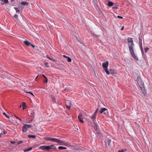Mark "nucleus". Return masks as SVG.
<instances>
[{
	"mask_svg": "<svg viewBox=\"0 0 152 152\" xmlns=\"http://www.w3.org/2000/svg\"><path fill=\"white\" fill-rule=\"evenodd\" d=\"M7 133V132L6 131H4L3 132V134H6Z\"/></svg>",
	"mask_w": 152,
	"mask_h": 152,
	"instance_id": "nucleus-49",
	"label": "nucleus"
},
{
	"mask_svg": "<svg viewBox=\"0 0 152 152\" xmlns=\"http://www.w3.org/2000/svg\"><path fill=\"white\" fill-rule=\"evenodd\" d=\"M53 148L54 150H57V148H56V147H54L53 146Z\"/></svg>",
	"mask_w": 152,
	"mask_h": 152,
	"instance_id": "nucleus-58",
	"label": "nucleus"
},
{
	"mask_svg": "<svg viewBox=\"0 0 152 152\" xmlns=\"http://www.w3.org/2000/svg\"><path fill=\"white\" fill-rule=\"evenodd\" d=\"M67 148L66 147L63 146H60L58 147V149L60 150L66 149Z\"/></svg>",
	"mask_w": 152,
	"mask_h": 152,
	"instance_id": "nucleus-24",
	"label": "nucleus"
},
{
	"mask_svg": "<svg viewBox=\"0 0 152 152\" xmlns=\"http://www.w3.org/2000/svg\"><path fill=\"white\" fill-rule=\"evenodd\" d=\"M66 108L67 109H68L69 110H70L71 106L67 105H66Z\"/></svg>",
	"mask_w": 152,
	"mask_h": 152,
	"instance_id": "nucleus-35",
	"label": "nucleus"
},
{
	"mask_svg": "<svg viewBox=\"0 0 152 152\" xmlns=\"http://www.w3.org/2000/svg\"><path fill=\"white\" fill-rule=\"evenodd\" d=\"M83 148L82 147H75L74 148V150L76 151H78L79 152H80L81 151H83Z\"/></svg>",
	"mask_w": 152,
	"mask_h": 152,
	"instance_id": "nucleus-10",
	"label": "nucleus"
},
{
	"mask_svg": "<svg viewBox=\"0 0 152 152\" xmlns=\"http://www.w3.org/2000/svg\"><path fill=\"white\" fill-rule=\"evenodd\" d=\"M26 108V106H23V110H25Z\"/></svg>",
	"mask_w": 152,
	"mask_h": 152,
	"instance_id": "nucleus-53",
	"label": "nucleus"
},
{
	"mask_svg": "<svg viewBox=\"0 0 152 152\" xmlns=\"http://www.w3.org/2000/svg\"><path fill=\"white\" fill-rule=\"evenodd\" d=\"M96 114H97V113H96V112H94L93 114L94 115H95V116H96Z\"/></svg>",
	"mask_w": 152,
	"mask_h": 152,
	"instance_id": "nucleus-59",
	"label": "nucleus"
},
{
	"mask_svg": "<svg viewBox=\"0 0 152 152\" xmlns=\"http://www.w3.org/2000/svg\"><path fill=\"white\" fill-rule=\"evenodd\" d=\"M44 139L46 140H48L49 141H50L51 140L52 141L53 138H49L48 137H44Z\"/></svg>",
	"mask_w": 152,
	"mask_h": 152,
	"instance_id": "nucleus-21",
	"label": "nucleus"
},
{
	"mask_svg": "<svg viewBox=\"0 0 152 152\" xmlns=\"http://www.w3.org/2000/svg\"><path fill=\"white\" fill-rule=\"evenodd\" d=\"M47 57L48 59H50V60L54 62L55 63L57 61L56 60L52 59L50 58L48 56V55L47 56Z\"/></svg>",
	"mask_w": 152,
	"mask_h": 152,
	"instance_id": "nucleus-22",
	"label": "nucleus"
},
{
	"mask_svg": "<svg viewBox=\"0 0 152 152\" xmlns=\"http://www.w3.org/2000/svg\"><path fill=\"white\" fill-rule=\"evenodd\" d=\"M112 9H118V6H115V7H112Z\"/></svg>",
	"mask_w": 152,
	"mask_h": 152,
	"instance_id": "nucleus-40",
	"label": "nucleus"
},
{
	"mask_svg": "<svg viewBox=\"0 0 152 152\" xmlns=\"http://www.w3.org/2000/svg\"><path fill=\"white\" fill-rule=\"evenodd\" d=\"M94 128L96 132L99 131V129H98V126L97 124V123H96L95 122L94 123Z\"/></svg>",
	"mask_w": 152,
	"mask_h": 152,
	"instance_id": "nucleus-9",
	"label": "nucleus"
},
{
	"mask_svg": "<svg viewBox=\"0 0 152 152\" xmlns=\"http://www.w3.org/2000/svg\"><path fill=\"white\" fill-rule=\"evenodd\" d=\"M124 26H122L121 28V30L122 31L124 29Z\"/></svg>",
	"mask_w": 152,
	"mask_h": 152,
	"instance_id": "nucleus-55",
	"label": "nucleus"
},
{
	"mask_svg": "<svg viewBox=\"0 0 152 152\" xmlns=\"http://www.w3.org/2000/svg\"><path fill=\"white\" fill-rule=\"evenodd\" d=\"M15 0H11V2H13V1H14Z\"/></svg>",
	"mask_w": 152,
	"mask_h": 152,
	"instance_id": "nucleus-63",
	"label": "nucleus"
},
{
	"mask_svg": "<svg viewBox=\"0 0 152 152\" xmlns=\"http://www.w3.org/2000/svg\"><path fill=\"white\" fill-rule=\"evenodd\" d=\"M23 142V141L22 140L19 141V142H17V144H20L22 143Z\"/></svg>",
	"mask_w": 152,
	"mask_h": 152,
	"instance_id": "nucleus-41",
	"label": "nucleus"
},
{
	"mask_svg": "<svg viewBox=\"0 0 152 152\" xmlns=\"http://www.w3.org/2000/svg\"><path fill=\"white\" fill-rule=\"evenodd\" d=\"M27 128L26 127V126H24H24H23L22 127V131L23 132H26L27 131Z\"/></svg>",
	"mask_w": 152,
	"mask_h": 152,
	"instance_id": "nucleus-17",
	"label": "nucleus"
},
{
	"mask_svg": "<svg viewBox=\"0 0 152 152\" xmlns=\"http://www.w3.org/2000/svg\"><path fill=\"white\" fill-rule=\"evenodd\" d=\"M26 103L25 102H23L22 103V106H26Z\"/></svg>",
	"mask_w": 152,
	"mask_h": 152,
	"instance_id": "nucleus-44",
	"label": "nucleus"
},
{
	"mask_svg": "<svg viewBox=\"0 0 152 152\" xmlns=\"http://www.w3.org/2000/svg\"><path fill=\"white\" fill-rule=\"evenodd\" d=\"M24 91L26 93H28V92H30L29 91H28L27 89L26 88L24 89Z\"/></svg>",
	"mask_w": 152,
	"mask_h": 152,
	"instance_id": "nucleus-36",
	"label": "nucleus"
},
{
	"mask_svg": "<svg viewBox=\"0 0 152 152\" xmlns=\"http://www.w3.org/2000/svg\"><path fill=\"white\" fill-rule=\"evenodd\" d=\"M14 142H11V143H12V144H14Z\"/></svg>",
	"mask_w": 152,
	"mask_h": 152,
	"instance_id": "nucleus-61",
	"label": "nucleus"
},
{
	"mask_svg": "<svg viewBox=\"0 0 152 152\" xmlns=\"http://www.w3.org/2000/svg\"><path fill=\"white\" fill-rule=\"evenodd\" d=\"M65 104L66 105H69L71 106L72 103L69 100L66 101L65 102Z\"/></svg>",
	"mask_w": 152,
	"mask_h": 152,
	"instance_id": "nucleus-18",
	"label": "nucleus"
},
{
	"mask_svg": "<svg viewBox=\"0 0 152 152\" xmlns=\"http://www.w3.org/2000/svg\"><path fill=\"white\" fill-rule=\"evenodd\" d=\"M108 64V62L107 61H106L105 62H103L102 64V67L107 75H109L110 74V72L107 69Z\"/></svg>",
	"mask_w": 152,
	"mask_h": 152,
	"instance_id": "nucleus-2",
	"label": "nucleus"
},
{
	"mask_svg": "<svg viewBox=\"0 0 152 152\" xmlns=\"http://www.w3.org/2000/svg\"><path fill=\"white\" fill-rule=\"evenodd\" d=\"M139 39V43H142V37L141 36H140Z\"/></svg>",
	"mask_w": 152,
	"mask_h": 152,
	"instance_id": "nucleus-28",
	"label": "nucleus"
},
{
	"mask_svg": "<svg viewBox=\"0 0 152 152\" xmlns=\"http://www.w3.org/2000/svg\"><path fill=\"white\" fill-rule=\"evenodd\" d=\"M78 118L79 120L82 119V115H80L78 116Z\"/></svg>",
	"mask_w": 152,
	"mask_h": 152,
	"instance_id": "nucleus-33",
	"label": "nucleus"
},
{
	"mask_svg": "<svg viewBox=\"0 0 152 152\" xmlns=\"http://www.w3.org/2000/svg\"><path fill=\"white\" fill-rule=\"evenodd\" d=\"M14 17L16 19H17L18 18V15L17 14H15L14 16Z\"/></svg>",
	"mask_w": 152,
	"mask_h": 152,
	"instance_id": "nucleus-38",
	"label": "nucleus"
},
{
	"mask_svg": "<svg viewBox=\"0 0 152 152\" xmlns=\"http://www.w3.org/2000/svg\"><path fill=\"white\" fill-rule=\"evenodd\" d=\"M114 3L111 1H109L107 4V5L109 7H111L114 5Z\"/></svg>",
	"mask_w": 152,
	"mask_h": 152,
	"instance_id": "nucleus-20",
	"label": "nucleus"
},
{
	"mask_svg": "<svg viewBox=\"0 0 152 152\" xmlns=\"http://www.w3.org/2000/svg\"><path fill=\"white\" fill-rule=\"evenodd\" d=\"M109 71L110 72V73L112 75H113L115 73H116V70L113 69H109Z\"/></svg>",
	"mask_w": 152,
	"mask_h": 152,
	"instance_id": "nucleus-11",
	"label": "nucleus"
},
{
	"mask_svg": "<svg viewBox=\"0 0 152 152\" xmlns=\"http://www.w3.org/2000/svg\"><path fill=\"white\" fill-rule=\"evenodd\" d=\"M97 134H98V135L99 136V139H101L102 138L103 136L101 134L100 132V131H99L97 132H96Z\"/></svg>",
	"mask_w": 152,
	"mask_h": 152,
	"instance_id": "nucleus-12",
	"label": "nucleus"
},
{
	"mask_svg": "<svg viewBox=\"0 0 152 152\" xmlns=\"http://www.w3.org/2000/svg\"><path fill=\"white\" fill-rule=\"evenodd\" d=\"M127 41L128 42V45L129 51L132 56L136 61H138V58L135 55L134 53L133 47L134 46V44L133 43V39L132 38L128 37L127 38Z\"/></svg>",
	"mask_w": 152,
	"mask_h": 152,
	"instance_id": "nucleus-1",
	"label": "nucleus"
},
{
	"mask_svg": "<svg viewBox=\"0 0 152 152\" xmlns=\"http://www.w3.org/2000/svg\"><path fill=\"white\" fill-rule=\"evenodd\" d=\"M33 147H30L29 148L24 150V152H26L31 151L32 148Z\"/></svg>",
	"mask_w": 152,
	"mask_h": 152,
	"instance_id": "nucleus-25",
	"label": "nucleus"
},
{
	"mask_svg": "<svg viewBox=\"0 0 152 152\" xmlns=\"http://www.w3.org/2000/svg\"><path fill=\"white\" fill-rule=\"evenodd\" d=\"M59 140L56 138H53V141L56 142L58 143Z\"/></svg>",
	"mask_w": 152,
	"mask_h": 152,
	"instance_id": "nucleus-26",
	"label": "nucleus"
},
{
	"mask_svg": "<svg viewBox=\"0 0 152 152\" xmlns=\"http://www.w3.org/2000/svg\"><path fill=\"white\" fill-rule=\"evenodd\" d=\"M28 136L29 138H35L36 137L35 135H28Z\"/></svg>",
	"mask_w": 152,
	"mask_h": 152,
	"instance_id": "nucleus-23",
	"label": "nucleus"
},
{
	"mask_svg": "<svg viewBox=\"0 0 152 152\" xmlns=\"http://www.w3.org/2000/svg\"><path fill=\"white\" fill-rule=\"evenodd\" d=\"M135 123L136 124V125H137V127H139V125L138 124H137L136 122H135Z\"/></svg>",
	"mask_w": 152,
	"mask_h": 152,
	"instance_id": "nucleus-56",
	"label": "nucleus"
},
{
	"mask_svg": "<svg viewBox=\"0 0 152 152\" xmlns=\"http://www.w3.org/2000/svg\"><path fill=\"white\" fill-rule=\"evenodd\" d=\"M117 18H120L121 19L123 18V17L122 16H120L119 15L117 16Z\"/></svg>",
	"mask_w": 152,
	"mask_h": 152,
	"instance_id": "nucleus-47",
	"label": "nucleus"
},
{
	"mask_svg": "<svg viewBox=\"0 0 152 152\" xmlns=\"http://www.w3.org/2000/svg\"><path fill=\"white\" fill-rule=\"evenodd\" d=\"M24 42L25 45L27 46H30V45H31V43L28 40L25 41Z\"/></svg>",
	"mask_w": 152,
	"mask_h": 152,
	"instance_id": "nucleus-14",
	"label": "nucleus"
},
{
	"mask_svg": "<svg viewBox=\"0 0 152 152\" xmlns=\"http://www.w3.org/2000/svg\"><path fill=\"white\" fill-rule=\"evenodd\" d=\"M98 110H99V109L98 108H97L96 110H95V112L96 113H97V112H98Z\"/></svg>",
	"mask_w": 152,
	"mask_h": 152,
	"instance_id": "nucleus-57",
	"label": "nucleus"
},
{
	"mask_svg": "<svg viewBox=\"0 0 152 152\" xmlns=\"http://www.w3.org/2000/svg\"><path fill=\"white\" fill-rule=\"evenodd\" d=\"M58 143H60L59 144L60 145L65 146H67L69 145V143L60 140H59Z\"/></svg>",
	"mask_w": 152,
	"mask_h": 152,
	"instance_id": "nucleus-7",
	"label": "nucleus"
},
{
	"mask_svg": "<svg viewBox=\"0 0 152 152\" xmlns=\"http://www.w3.org/2000/svg\"><path fill=\"white\" fill-rule=\"evenodd\" d=\"M3 114L4 115L5 117L7 118H10V117L9 116H8L5 113H3Z\"/></svg>",
	"mask_w": 152,
	"mask_h": 152,
	"instance_id": "nucleus-31",
	"label": "nucleus"
},
{
	"mask_svg": "<svg viewBox=\"0 0 152 152\" xmlns=\"http://www.w3.org/2000/svg\"><path fill=\"white\" fill-rule=\"evenodd\" d=\"M14 9L16 10L17 13L19 12V11L17 7H14Z\"/></svg>",
	"mask_w": 152,
	"mask_h": 152,
	"instance_id": "nucleus-34",
	"label": "nucleus"
},
{
	"mask_svg": "<svg viewBox=\"0 0 152 152\" xmlns=\"http://www.w3.org/2000/svg\"><path fill=\"white\" fill-rule=\"evenodd\" d=\"M24 125L25 126H26V127L27 128V129L28 128H31V125H27L26 124H24Z\"/></svg>",
	"mask_w": 152,
	"mask_h": 152,
	"instance_id": "nucleus-29",
	"label": "nucleus"
},
{
	"mask_svg": "<svg viewBox=\"0 0 152 152\" xmlns=\"http://www.w3.org/2000/svg\"><path fill=\"white\" fill-rule=\"evenodd\" d=\"M28 94H31L33 96H34V95L31 92H28Z\"/></svg>",
	"mask_w": 152,
	"mask_h": 152,
	"instance_id": "nucleus-48",
	"label": "nucleus"
},
{
	"mask_svg": "<svg viewBox=\"0 0 152 152\" xmlns=\"http://www.w3.org/2000/svg\"><path fill=\"white\" fill-rule=\"evenodd\" d=\"M140 50H141V52H142V56H143L144 55V53L143 49H140Z\"/></svg>",
	"mask_w": 152,
	"mask_h": 152,
	"instance_id": "nucleus-42",
	"label": "nucleus"
},
{
	"mask_svg": "<svg viewBox=\"0 0 152 152\" xmlns=\"http://www.w3.org/2000/svg\"><path fill=\"white\" fill-rule=\"evenodd\" d=\"M39 149H42L43 150H46L47 151V146H42L39 147Z\"/></svg>",
	"mask_w": 152,
	"mask_h": 152,
	"instance_id": "nucleus-13",
	"label": "nucleus"
},
{
	"mask_svg": "<svg viewBox=\"0 0 152 152\" xmlns=\"http://www.w3.org/2000/svg\"><path fill=\"white\" fill-rule=\"evenodd\" d=\"M142 94L145 96H146L147 94V92L145 87V86L140 87Z\"/></svg>",
	"mask_w": 152,
	"mask_h": 152,
	"instance_id": "nucleus-5",
	"label": "nucleus"
},
{
	"mask_svg": "<svg viewBox=\"0 0 152 152\" xmlns=\"http://www.w3.org/2000/svg\"><path fill=\"white\" fill-rule=\"evenodd\" d=\"M140 44V49H143L142 44V43H139Z\"/></svg>",
	"mask_w": 152,
	"mask_h": 152,
	"instance_id": "nucleus-39",
	"label": "nucleus"
},
{
	"mask_svg": "<svg viewBox=\"0 0 152 152\" xmlns=\"http://www.w3.org/2000/svg\"><path fill=\"white\" fill-rule=\"evenodd\" d=\"M93 2L96 9H98L99 6L97 4V0H93Z\"/></svg>",
	"mask_w": 152,
	"mask_h": 152,
	"instance_id": "nucleus-8",
	"label": "nucleus"
},
{
	"mask_svg": "<svg viewBox=\"0 0 152 152\" xmlns=\"http://www.w3.org/2000/svg\"><path fill=\"white\" fill-rule=\"evenodd\" d=\"M63 57L65 58H67L68 57V56H66V55H63Z\"/></svg>",
	"mask_w": 152,
	"mask_h": 152,
	"instance_id": "nucleus-54",
	"label": "nucleus"
},
{
	"mask_svg": "<svg viewBox=\"0 0 152 152\" xmlns=\"http://www.w3.org/2000/svg\"><path fill=\"white\" fill-rule=\"evenodd\" d=\"M44 65L47 67H49V66L48 65V64L47 62H45L44 63Z\"/></svg>",
	"mask_w": 152,
	"mask_h": 152,
	"instance_id": "nucleus-37",
	"label": "nucleus"
},
{
	"mask_svg": "<svg viewBox=\"0 0 152 152\" xmlns=\"http://www.w3.org/2000/svg\"><path fill=\"white\" fill-rule=\"evenodd\" d=\"M100 113H103L104 115H107L108 114V110L105 108H102L99 111Z\"/></svg>",
	"mask_w": 152,
	"mask_h": 152,
	"instance_id": "nucleus-4",
	"label": "nucleus"
},
{
	"mask_svg": "<svg viewBox=\"0 0 152 152\" xmlns=\"http://www.w3.org/2000/svg\"><path fill=\"white\" fill-rule=\"evenodd\" d=\"M44 82L47 83L48 82V79H45V80L44 81Z\"/></svg>",
	"mask_w": 152,
	"mask_h": 152,
	"instance_id": "nucleus-46",
	"label": "nucleus"
},
{
	"mask_svg": "<svg viewBox=\"0 0 152 152\" xmlns=\"http://www.w3.org/2000/svg\"><path fill=\"white\" fill-rule=\"evenodd\" d=\"M149 50V48L148 47H146L144 48L145 52L146 53Z\"/></svg>",
	"mask_w": 152,
	"mask_h": 152,
	"instance_id": "nucleus-30",
	"label": "nucleus"
},
{
	"mask_svg": "<svg viewBox=\"0 0 152 152\" xmlns=\"http://www.w3.org/2000/svg\"><path fill=\"white\" fill-rule=\"evenodd\" d=\"M18 119L20 121H21V120L18 118Z\"/></svg>",
	"mask_w": 152,
	"mask_h": 152,
	"instance_id": "nucleus-62",
	"label": "nucleus"
},
{
	"mask_svg": "<svg viewBox=\"0 0 152 152\" xmlns=\"http://www.w3.org/2000/svg\"><path fill=\"white\" fill-rule=\"evenodd\" d=\"M38 76H39V75L37 76L36 77V78L35 79V80L37 79V78L38 77Z\"/></svg>",
	"mask_w": 152,
	"mask_h": 152,
	"instance_id": "nucleus-64",
	"label": "nucleus"
},
{
	"mask_svg": "<svg viewBox=\"0 0 152 152\" xmlns=\"http://www.w3.org/2000/svg\"><path fill=\"white\" fill-rule=\"evenodd\" d=\"M111 140L109 139V138L106 139L105 141V144H107L109 148H110L111 147Z\"/></svg>",
	"mask_w": 152,
	"mask_h": 152,
	"instance_id": "nucleus-6",
	"label": "nucleus"
},
{
	"mask_svg": "<svg viewBox=\"0 0 152 152\" xmlns=\"http://www.w3.org/2000/svg\"><path fill=\"white\" fill-rule=\"evenodd\" d=\"M54 146V145L53 144L50 145L49 146H47V151H49L50 149H52Z\"/></svg>",
	"mask_w": 152,
	"mask_h": 152,
	"instance_id": "nucleus-16",
	"label": "nucleus"
},
{
	"mask_svg": "<svg viewBox=\"0 0 152 152\" xmlns=\"http://www.w3.org/2000/svg\"><path fill=\"white\" fill-rule=\"evenodd\" d=\"M67 61L68 62H70L71 61H72V60H71V58L69 57H68L67 58Z\"/></svg>",
	"mask_w": 152,
	"mask_h": 152,
	"instance_id": "nucleus-32",
	"label": "nucleus"
},
{
	"mask_svg": "<svg viewBox=\"0 0 152 152\" xmlns=\"http://www.w3.org/2000/svg\"><path fill=\"white\" fill-rule=\"evenodd\" d=\"M79 121H80V122L81 123H83L84 122L83 121V120L82 119H80L79 120Z\"/></svg>",
	"mask_w": 152,
	"mask_h": 152,
	"instance_id": "nucleus-51",
	"label": "nucleus"
},
{
	"mask_svg": "<svg viewBox=\"0 0 152 152\" xmlns=\"http://www.w3.org/2000/svg\"><path fill=\"white\" fill-rule=\"evenodd\" d=\"M1 1L2 2L1 3L2 5H3L4 4H7L9 2L8 0H1Z\"/></svg>",
	"mask_w": 152,
	"mask_h": 152,
	"instance_id": "nucleus-15",
	"label": "nucleus"
},
{
	"mask_svg": "<svg viewBox=\"0 0 152 152\" xmlns=\"http://www.w3.org/2000/svg\"><path fill=\"white\" fill-rule=\"evenodd\" d=\"M137 82L140 87L144 86V83L142 81L140 77L138 76L137 77Z\"/></svg>",
	"mask_w": 152,
	"mask_h": 152,
	"instance_id": "nucleus-3",
	"label": "nucleus"
},
{
	"mask_svg": "<svg viewBox=\"0 0 152 152\" xmlns=\"http://www.w3.org/2000/svg\"><path fill=\"white\" fill-rule=\"evenodd\" d=\"M51 97L52 99H53V101H54L55 100V97L53 95H51Z\"/></svg>",
	"mask_w": 152,
	"mask_h": 152,
	"instance_id": "nucleus-43",
	"label": "nucleus"
},
{
	"mask_svg": "<svg viewBox=\"0 0 152 152\" xmlns=\"http://www.w3.org/2000/svg\"><path fill=\"white\" fill-rule=\"evenodd\" d=\"M125 151V150L122 149L121 150H118V152H124Z\"/></svg>",
	"mask_w": 152,
	"mask_h": 152,
	"instance_id": "nucleus-45",
	"label": "nucleus"
},
{
	"mask_svg": "<svg viewBox=\"0 0 152 152\" xmlns=\"http://www.w3.org/2000/svg\"><path fill=\"white\" fill-rule=\"evenodd\" d=\"M90 118L92 120L93 122H94L95 121L96 116L93 115L92 116L90 117Z\"/></svg>",
	"mask_w": 152,
	"mask_h": 152,
	"instance_id": "nucleus-19",
	"label": "nucleus"
},
{
	"mask_svg": "<svg viewBox=\"0 0 152 152\" xmlns=\"http://www.w3.org/2000/svg\"><path fill=\"white\" fill-rule=\"evenodd\" d=\"M42 76H43L45 79H47L46 76H45L44 75H42Z\"/></svg>",
	"mask_w": 152,
	"mask_h": 152,
	"instance_id": "nucleus-50",
	"label": "nucleus"
},
{
	"mask_svg": "<svg viewBox=\"0 0 152 152\" xmlns=\"http://www.w3.org/2000/svg\"><path fill=\"white\" fill-rule=\"evenodd\" d=\"M3 135V134L1 133L0 134V137L1 136Z\"/></svg>",
	"mask_w": 152,
	"mask_h": 152,
	"instance_id": "nucleus-60",
	"label": "nucleus"
},
{
	"mask_svg": "<svg viewBox=\"0 0 152 152\" xmlns=\"http://www.w3.org/2000/svg\"><path fill=\"white\" fill-rule=\"evenodd\" d=\"M30 46H31V47L33 48H35V46L34 45H33V44H32L31 43V45H30Z\"/></svg>",
	"mask_w": 152,
	"mask_h": 152,
	"instance_id": "nucleus-52",
	"label": "nucleus"
},
{
	"mask_svg": "<svg viewBox=\"0 0 152 152\" xmlns=\"http://www.w3.org/2000/svg\"><path fill=\"white\" fill-rule=\"evenodd\" d=\"M21 4L23 5H28V4L27 2L26 1H23L21 3Z\"/></svg>",
	"mask_w": 152,
	"mask_h": 152,
	"instance_id": "nucleus-27",
	"label": "nucleus"
}]
</instances>
